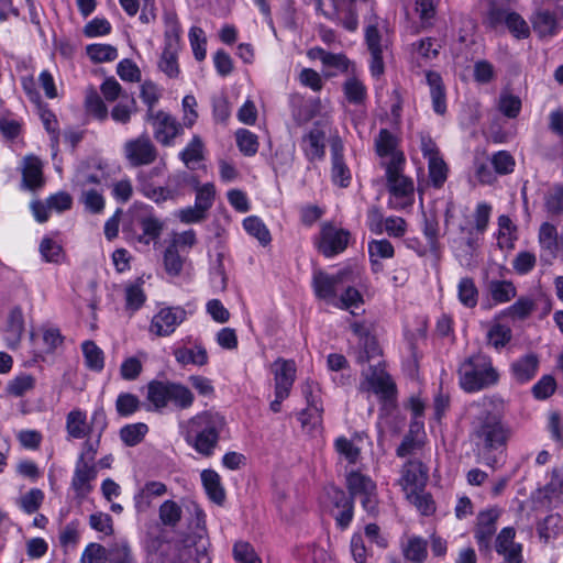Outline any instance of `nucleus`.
Returning <instances> with one entry per match:
<instances>
[{
  "instance_id": "obj_20",
  "label": "nucleus",
  "mask_w": 563,
  "mask_h": 563,
  "mask_svg": "<svg viewBox=\"0 0 563 563\" xmlns=\"http://www.w3.org/2000/svg\"><path fill=\"white\" fill-rule=\"evenodd\" d=\"M346 275V271H340L334 275H329L322 271L316 272L312 278V287L316 297L322 300L335 298L336 286L344 280Z\"/></svg>"
},
{
  "instance_id": "obj_60",
  "label": "nucleus",
  "mask_w": 563,
  "mask_h": 563,
  "mask_svg": "<svg viewBox=\"0 0 563 563\" xmlns=\"http://www.w3.org/2000/svg\"><path fill=\"white\" fill-rule=\"evenodd\" d=\"M322 411L323 408L321 406H312L302 409L298 413V420L300 421L302 428L311 431L317 426H320L322 421Z\"/></svg>"
},
{
  "instance_id": "obj_13",
  "label": "nucleus",
  "mask_w": 563,
  "mask_h": 563,
  "mask_svg": "<svg viewBox=\"0 0 563 563\" xmlns=\"http://www.w3.org/2000/svg\"><path fill=\"white\" fill-rule=\"evenodd\" d=\"M125 157L132 166H143L154 163L157 158V150L147 133L130 140L124 145Z\"/></svg>"
},
{
  "instance_id": "obj_17",
  "label": "nucleus",
  "mask_w": 563,
  "mask_h": 563,
  "mask_svg": "<svg viewBox=\"0 0 563 563\" xmlns=\"http://www.w3.org/2000/svg\"><path fill=\"white\" fill-rule=\"evenodd\" d=\"M185 318L186 310L181 307L164 308L154 316L151 329L157 335H169Z\"/></svg>"
},
{
  "instance_id": "obj_26",
  "label": "nucleus",
  "mask_w": 563,
  "mask_h": 563,
  "mask_svg": "<svg viewBox=\"0 0 563 563\" xmlns=\"http://www.w3.org/2000/svg\"><path fill=\"white\" fill-rule=\"evenodd\" d=\"M99 90L100 91L93 86H89L86 89L85 109L90 115L102 120L106 118V106L103 102V96H106V77L101 81Z\"/></svg>"
},
{
  "instance_id": "obj_27",
  "label": "nucleus",
  "mask_w": 563,
  "mask_h": 563,
  "mask_svg": "<svg viewBox=\"0 0 563 563\" xmlns=\"http://www.w3.org/2000/svg\"><path fill=\"white\" fill-rule=\"evenodd\" d=\"M23 186L30 190L41 188L44 184L42 163L35 156H26L22 168Z\"/></svg>"
},
{
  "instance_id": "obj_55",
  "label": "nucleus",
  "mask_w": 563,
  "mask_h": 563,
  "mask_svg": "<svg viewBox=\"0 0 563 563\" xmlns=\"http://www.w3.org/2000/svg\"><path fill=\"white\" fill-rule=\"evenodd\" d=\"M34 386L35 378L32 375L21 374L9 382L7 390L14 397H21L32 390Z\"/></svg>"
},
{
  "instance_id": "obj_18",
  "label": "nucleus",
  "mask_w": 563,
  "mask_h": 563,
  "mask_svg": "<svg viewBox=\"0 0 563 563\" xmlns=\"http://www.w3.org/2000/svg\"><path fill=\"white\" fill-rule=\"evenodd\" d=\"M428 481V467L421 461L410 460L402 467L400 484L404 490H423Z\"/></svg>"
},
{
  "instance_id": "obj_59",
  "label": "nucleus",
  "mask_w": 563,
  "mask_h": 563,
  "mask_svg": "<svg viewBox=\"0 0 563 563\" xmlns=\"http://www.w3.org/2000/svg\"><path fill=\"white\" fill-rule=\"evenodd\" d=\"M184 261L175 243L168 245L164 252V266L167 274L178 276L183 271Z\"/></svg>"
},
{
  "instance_id": "obj_48",
  "label": "nucleus",
  "mask_w": 563,
  "mask_h": 563,
  "mask_svg": "<svg viewBox=\"0 0 563 563\" xmlns=\"http://www.w3.org/2000/svg\"><path fill=\"white\" fill-rule=\"evenodd\" d=\"M236 145L245 156H254L258 150L257 135L246 129H239L235 133Z\"/></svg>"
},
{
  "instance_id": "obj_46",
  "label": "nucleus",
  "mask_w": 563,
  "mask_h": 563,
  "mask_svg": "<svg viewBox=\"0 0 563 563\" xmlns=\"http://www.w3.org/2000/svg\"><path fill=\"white\" fill-rule=\"evenodd\" d=\"M539 243L542 250L555 256V252L558 251V231L553 224L549 222L541 224L539 229Z\"/></svg>"
},
{
  "instance_id": "obj_51",
  "label": "nucleus",
  "mask_w": 563,
  "mask_h": 563,
  "mask_svg": "<svg viewBox=\"0 0 563 563\" xmlns=\"http://www.w3.org/2000/svg\"><path fill=\"white\" fill-rule=\"evenodd\" d=\"M408 500L413 504L423 516H431L435 511V503L432 495L423 490L408 492Z\"/></svg>"
},
{
  "instance_id": "obj_50",
  "label": "nucleus",
  "mask_w": 563,
  "mask_h": 563,
  "mask_svg": "<svg viewBox=\"0 0 563 563\" xmlns=\"http://www.w3.org/2000/svg\"><path fill=\"white\" fill-rule=\"evenodd\" d=\"M141 408L139 397L131 393H122L115 400V410L120 417H130Z\"/></svg>"
},
{
  "instance_id": "obj_39",
  "label": "nucleus",
  "mask_w": 563,
  "mask_h": 563,
  "mask_svg": "<svg viewBox=\"0 0 563 563\" xmlns=\"http://www.w3.org/2000/svg\"><path fill=\"white\" fill-rule=\"evenodd\" d=\"M487 343L500 350L505 347L512 339V331L508 325L501 323H494L486 334Z\"/></svg>"
},
{
  "instance_id": "obj_62",
  "label": "nucleus",
  "mask_w": 563,
  "mask_h": 563,
  "mask_svg": "<svg viewBox=\"0 0 563 563\" xmlns=\"http://www.w3.org/2000/svg\"><path fill=\"white\" fill-rule=\"evenodd\" d=\"M556 389V382L553 376H542L532 387V395L536 399L544 400L551 397Z\"/></svg>"
},
{
  "instance_id": "obj_38",
  "label": "nucleus",
  "mask_w": 563,
  "mask_h": 563,
  "mask_svg": "<svg viewBox=\"0 0 563 563\" xmlns=\"http://www.w3.org/2000/svg\"><path fill=\"white\" fill-rule=\"evenodd\" d=\"M488 289L493 300L497 303H505L516 297L517 290L509 280H490Z\"/></svg>"
},
{
  "instance_id": "obj_30",
  "label": "nucleus",
  "mask_w": 563,
  "mask_h": 563,
  "mask_svg": "<svg viewBox=\"0 0 563 563\" xmlns=\"http://www.w3.org/2000/svg\"><path fill=\"white\" fill-rule=\"evenodd\" d=\"M201 482L210 500L221 506L225 500V492L221 484L219 474L213 470L201 472Z\"/></svg>"
},
{
  "instance_id": "obj_3",
  "label": "nucleus",
  "mask_w": 563,
  "mask_h": 563,
  "mask_svg": "<svg viewBox=\"0 0 563 563\" xmlns=\"http://www.w3.org/2000/svg\"><path fill=\"white\" fill-rule=\"evenodd\" d=\"M460 387L466 393H476L494 386L499 380V374L493 366L492 358L483 353L473 354L460 366Z\"/></svg>"
},
{
  "instance_id": "obj_6",
  "label": "nucleus",
  "mask_w": 563,
  "mask_h": 563,
  "mask_svg": "<svg viewBox=\"0 0 563 563\" xmlns=\"http://www.w3.org/2000/svg\"><path fill=\"white\" fill-rule=\"evenodd\" d=\"M106 172L98 168L93 174L78 173L77 181L82 187L81 200L90 212L99 213L103 209V185Z\"/></svg>"
},
{
  "instance_id": "obj_57",
  "label": "nucleus",
  "mask_w": 563,
  "mask_h": 563,
  "mask_svg": "<svg viewBox=\"0 0 563 563\" xmlns=\"http://www.w3.org/2000/svg\"><path fill=\"white\" fill-rule=\"evenodd\" d=\"M188 36L195 58L198 62L203 60L207 54V38L205 36L203 30L199 26H191Z\"/></svg>"
},
{
  "instance_id": "obj_10",
  "label": "nucleus",
  "mask_w": 563,
  "mask_h": 563,
  "mask_svg": "<svg viewBox=\"0 0 563 563\" xmlns=\"http://www.w3.org/2000/svg\"><path fill=\"white\" fill-rule=\"evenodd\" d=\"M351 233L345 229H338L331 222L321 225L319 241L317 243L319 252L325 257H332L342 253L349 245Z\"/></svg>"
},
{
  "instance_id": "obj_52",
  "label": "nucleus",
  "mask_w": 563,
  "mask_h": 563,
  "mask_svg": "<svg viewBox=\"0 0 563 563\" xmlns=\"http://www.w3.org/2000/svg\"><path fill=\"white\" fill-rule=\"evenodd\" d=\"M429 179L434 188H441L448 178V165L442 157H434L428 162Z\"/></svg>"
},
{
  "instance_id": "obj_11",
  "label": "nucleus",
  "mask_w": 563,
  "mask_h": 563,
  "mask_svg": "<svg viewBox=\"0 0 563 563\" xmlns=\"http://www.w3.org/2000/svg\"><path fill=\"white\" fill-rule=\"evenodd\" d=\"M406 158L405 154H398L394 162L383 163L386 169V179L389 192L397 198L413 195V181L402 175Z\"/></svg>"
},
{
  "instance_id": "obj_44",
  "label": "nucleus",
  "mask_w": 563,
  "mask_h": 563,
  "mask_svg": "<svg viewBox=\"0 0 563 563\" xmlns=\"http://www.w3.org/2000/svg\"><path fill=\"white\" fill-rule=\"evenodd\" d=\"M427 541L420 537H412L404 548V556L413 563H422L427 559Z\"/></svg>"
},
{
  "instance_id": "obj_42",
  "label": "nucleus",
  "mask_w": 563,
  "mask_h": 563,
  "mask_svg": "<svg viewBox=\"0 0 563 563\" xmlns=\"http://www.w3.org/2000/svg\"><path fill=\"white\" fill-rule=\"evenodd\" d=\"M561 523L562 518L559 514H551L547 516L537 525V531L540 539L548 542L551 538L556 537L561 531Z\"/></svg>"
},
{
  "instance_id": "obj_2",
  "label": "nucleus",
  "mask_w": 563,
  "mask_h": 563,
  "mask_svg": "<svg viewBox=\"0 0 563 563\" xmlns=\"http://www.w3.org/2000/svg\"><path fill=\"white\" fill-rule=\"evenodd\" d=\"M225 424L223 416L213 411H203L189 420L187 442L205 455L213 454L220 439V432Z\"/></svg>"
},
{
  "instance_id": "obj_23",
  "label": "nucleus",
  "mask_w": 563,
  "mask_h": 563,
  "mask_svg": "<svg viewBox=\"0 0 563 563\" xmlns=\"http://www.w3.org/2000/svg\"><path fill=\"white\" fill-rule=\"evenodd\" d=\"M375 153L378 157H389L388 162H394L398 154H404L399 150V139L388 129H380L374 140Z\"/></svg>"
},
{
  "instance_id": "obj_61",
  "label": "nucleus",
  "mask_w": 563,
  "mask_h": 563,
  "mask_svg": "<svg viewBox=\"0 0 563 563\" xmlns=\"http://www.w3.org/2000/svg\"><path fill=\"white\" fill-rule=\"evenodd\" d=\"M334 446L336 452L344 456L350 464H355L360 457L361 450L351 440L345 437H339Z\"/></svg>"
},
{
  "instance_id": "obj_36",
  "label": "nucleus",
  "mask_w": 563,
  "mask_h": 563,
  "mask_svg": "<svg viewBox=\"0 0 563 563\" xmlns=\"http://www.w3.org/2000/svg\"><path fill=\"white\" fill-rule=\"evenodd\" d=\"M180 47V25L176 16H169L166 20V30L164 33V49L165 53L178 54Z\"/></svg>"
},
{
  "instance_id": "obj_34",
  "label": "nucleus",
  "mask_w": 563,
  "mask_h": 563,
  "mask_svg": "<svg viewBox=\"0 0 563 563\" xmlns=\"http://www.w3.org/2000/svg\"><path fill=\"white\" fill-rule=\"evenodd\" d=\"M176 361L181 365L195 364L206 365L208 363V354L205 347L197 345L196 350L188 347H178L174 352Z\"/></svg>"
},
{
  "instance_id": "obj_47",
  "label": "nucleus",
  "mask_w": 563,
  "mask_h": 563,
  "mask_svg": "<svg viewBox=\"0 0 563 563\" xmlns=\"http://www.w3.org/2000/svg\"><path fill=\"white\" fill-rule=\"evenodd\" d=\"M183 510L174 500H165L158 510L159 520L164 526L176 527L181 519Z\"/></svg>"
},
{
  "instance_id": "obj_45",
  "label": "nucleus",
  "mask_w": 563,
  "mask_h": 563,
  "mask_svg": "<svg viewBox=\"0 0 563 563\" xmlns=\"http://www.w3.org/2000/svg\"><path fill=\"white\" fill-rule=\"evenodd\" d=\"M190 179L194 181L197 191L195 205L206 212L211 208L214 200V185L212 183H208L199 187V181L196 177L189 175V180Z\"/></svg>"
},
{
  "instance_id": "obj_1",
  "label": "nucleus",
  "mask_w": 563,
  "mask_h": 563,
  "mask_svg": "<svg viewBox=\"0 0 563 563\" xmlns=\"http://www.w3.org/2000/svg\"><path fill=\"white\" fill-rule=\"evenodd\" d=\"M490 406L488 398L472 404L476 412L471 417L468 437L477 456L486 465L494 466L497 463L496 453L506 451L512 430L503 415Z\"/></svg>"
},
{
  "instance_id": "obj_49",
  "label": "nucleus",
  "mask_w": 563,
  "mask_h": 563,
  "mask_svg": "<svg viewBox=\"0 0 563 563\" xmlns=\"http://www.w3.org/2000/svg\"><path fill=\"white\" fill-rule=\"evenodd\" d=\"M522 102L518 96L503 91L499 96L498 110L509 119H516L521 111Z\"/></svg>"
},
{
  "instance_id": "obj_40",
  "label": "nucleus",
  "mask_w": 563,
  "mask_h": 563,
  "mask_svg": "<svg viewBox=\"0 0 563 563\" xmlns=\"http://www.w3.org/2000/svg\"><path fill=\"white\" fill-rule=\"evenodd\" d=\"M459 300L467 308H474L478 301V290L471 277H464L457 286Z\"/></svg>"
},
{
  "instance_id": "obj_19",
  "label": "nucleus",
  "mask_w": 563,
  "mask_h": 563,
  "mask_svg": "<svg viewBox=\"0 0 563 563\" xmlns=\"http://www.w3.org/2000/svg\"><path fill=\"white\" fill-rule=\"evenodd\" d=\"M497 519L498 514L494 509H487L478 514L475 539L481 552H488L490 550V541L496 532Z\"/></svg>"
},
{
  "instance_id": "obj_7",
  "label": "nucleus",
  "mask_w": 563,
  "mask_h": 563,
  "mask_svg": "<svg viewBox=\"0 0 563 563\" xmlns=\"http://www.w3.org/2000/svg\"><path fill=\"white\" fill-rule=\"evenodd\" d=\"M382 362L369 366V373L364 375V379L360 384V391L365 393L372 390L382 399L388 401L396 397L397 388L391 380L390 375L384 368H379Z\"/></svg>"
},
{
  "instance_id": "obj_9",
  "label": "nucleus",
  "mask_w": 563,
  "mask_h": 563,
  "mask_svg": "<svg viewBox=\"0 0 563 563\" xmlns=\"http://www.w3.org/2000/svg\"><path fill=\"white\" fill-rule=\"evenodd\" d=\"M133 219L142 233L136 235L140 243L148 245L159 239L164 222L153 213V208L147 205H134Z\"/></svg>"
},
{
  "instance_id": "obj_8",
  "label": "nucleus",
  "mask_w": 563,
  "mask_h": 563,
  "mask_svg": "<svg viewBox=\"0 0 563 563\" xmlns=\"http://www.w3.org/2000/svg\"><path fill=\"white\" fill-rule=\"evenodd\" d=\"M189 181V175L185 172L168 176L165 186L155 187L150 183H144L140 191L156 205H162L167 200H175L181 195L180 188Z\"/></svg>"
},
{
  "instance_id": "obj_15",
  "label": "nucleus",
  "mask_w": 563,
  "mask_h": 563,
  "mask_svg": "<svg viewBox=\"0 0 563 563\" xmlns=\"http://www.w3.org/2000/svg\"><path fill=\"white\" fill-rule=\"evenodd\" d=\"M514 527H505L495 540L496 552L504 558L505 563H526L522 555V544L515 541Z\"/></svg>"
},
{
  "instance_id": "obj_4",
  "label": "nucleus",
  "mask_w": 563,
  "mask_h": 563,
  "mask_svg": "<svg viewBox=\"0 0 563 563\" xmlns=\"http://www.w3.org/2000/svg\"><path fill=\"white\" fill-rule=\"evenodd\" d=\"M147 400L156 410L165 408L169 402L177 409L185 410L192 406L195 396L180 383L153 379L147 384Z\"/></svg>"
},
{
  "instance_id": "obj_31",
  "label": "nucleus",
  "mask_w": 563,
  "mask_h": 563,
  "mask_svg": "<svg viewBox=\"0 0 563 563\" xmlns=\"http://www.w3.org/2000/svg\"><path fill=\"white\" fill-rule=\"evenodd\" d=\"M346 488L349 490V495L354 500L356 496H364L372 490H376V484L361 472L351 471L346 475Z\"/></svg>"
},
{
  "instance_id": "obj_5",
  "label": "nucleus",
  "mask_w": 563,
  "mask_h": 563,
  "mask_svg": "<svg viewBox=\"0 0 563 563\" xmlns=\"http://www.w3.org/2000/svg\"><path fill=\"white\" fill-rule=\"evenodd\" d=\"M146 550L150 563H197L189 549L165 540L162 533H147Z\"/></svg>"
},
{
  "instance_id": "obj_21",
  "label": "nucleus",
  "mask_w": 563,
  "mask_h": 563,
  "mask_svg": "<svg viewBox=\"0 0 563 563\" xmlns=\"http://www.w3.org/2000/svg\"><path fill=\"white\" fill-rule=\"evenodd\" d=\"M320 100L316 99L308 103L303 96L299 93H292L289 97V107L291 118L295 123L299 126L307 124L318 113Z\"/></svg>"
},
{
  "instance_id": "obj_43",
  "label": "nucleus",
  "mask_w": 563,
  "mask_h": 563,
  "mask_svg": "<svg viewBox=\"0 0 563 563\" xmlns=\"http://www.w3.org/2000/svg\"><path fill=\"white\" fill-rule=\"evenodd\" d=\"M81 349L86 366L91 371L101 372L103 368V351L92 341H85Z\"/></svg>"
},
{
  "instance_id": "obj_32",
  "label": "nucleus",
  "mask_w": 563,
  "mask_h": 563,
  "mask_svg": "<svg viewBox=\"0 0 563 563\" xmlns=\"http://www.w3.org/2000/svg\"><path fill=\"white\" fill-rule=\"evenodd\" d=\"M244 230L255 238L262 246H267L272 242V235L266 224L261 218L250 216L243 220Z\"/></svg>"
},
{
  "instance_id": "obj_41",
  "label": "nucleus",
  "mask_w": 563,
  "mask_h": 563,
  "mask_svg": "<svg viewBox=\"0 0 563 563\" xmlns=\"http://www.w3.org/2000/svg\"><path fill=\"white\" fill-rule=\"evenodd\" d=\"M343 92L346 100L352 104H362L367 96L364 84L356 77H351L343 84Z\"/></svg>"
},
{
  "instance_id": "obj_64",
  "label": "nucleus",
  "mask_w": 563,
  "mask_h": 563,
  "mask_svg": "<svg viewBox=\"0 0 563 563\" xmlns=\"http://www.w3.org/2000/svg\"><path fill=\"white\" fill-rule=\"evenodd\" d=\"M117 74L123 81L137 82L141 80V70L130 58H124L119 62Z\"/></svg>"
},
{
  "instance_id": "obj_28",
  "label": "nucleus",
  "mask_w": 563,
  "mask_h": 563,
  "mask_svg": "<svg viewBox=\"0 0 563 563\" xmlns=\"http://www.w3.org/2000/svg\"><path fill=\"white\" fill-rule=\"evenodd\" d=\"M96 477L93 466L80 457L76 464L71 487L78 496H84L90 489V482Z\"/></svg>"
},
{
  "instance_id": "obj_37",
  "label": "nucleus",
  "mask_w": 563,
  "mask_h": 563,
  "mask_svg": "<svg viewBox=\"0 0 563 563\" xmlns=\"http://www.w3.org/2000/svg\"><path fill=\"white\" fill-rule=\"evenodd\" d=\"M66 430L70 438H85L88 431L86 415L77 409L71 410L66 418Z\"/></svg>"
},
{
  "instance_id": "obj_24",
  "label": "nucleus",
  "mask_w": 563,
  "mask_h": 563,
  "mask_svg": "<svg viewBox=\"0 0 563 563\" xmlns=\"http://www.w3.org/2000/svg\"><path fill=\"white\" fill-rule=\"evenodd\" d=\"M530 21L533 31L540 38L553 36L558 33V18L553 11L548 9L537 10Z\"/></svg>"
},
{
  "instance_id": "obj_35",
  "label": "nucleus",
  "mask_w": 563,
  "mask_h": 563,
  "mask_svg": "<svg viewBox=\"0 0 563 563\" xmlns=\"http://www.w3.org/2000/svg\"><path fill=\"white\" fill-rule=\"evenodd\" d=\"M148 432V427L144 422L129 423L120 429V439L126 446L140 444Z\"/></svg>"
},
{
  "instance_id": "obj_12",
  "label": "nucleus",
  "mask_w": 563,
  "mask_h": 563,
  "mask_svg": "<svg viewBox=\"0 0 563 563\" xmlns=\"http://www.w3.org/2000/svg\"><path fill=\"white\" fill-rule=\"evenodd\" d=\"M154 130V139L163 146H170L174 139L184 132L183 125L169 113L158 110L146 117Z\"/></svg>"
},
{
  "instance_id": "obj_14",
  "label": "nucleus",
  "mask_w": 563,
  "mask_h": 563,
  "mask_svg": "<svg viewBox=\"0 0 563 563\" xmlns=\"http://www.w3.org/2000/svg\"><path fill=\"white\" fill-rule=\"evenodd\" d=\"M327 498L334 508L341 509L335 516V523L341 530H345L354 516V500L342 488L334 484L324 487Z\"/></svg>"
},
{
  "instance_id": "obj_25",
  "label": "nucleus",
  "mask_w": 563,
  "mask_h": 563,
  "mask_svg": "<svg viewBox=\"0 0 563 563\" xmlns=\"http://www.w3.org/2000/svg\"><path fill=\"white\" fill-rule=\"evenodd\" d=\"M426 79L430 87L433 111L443 115L446 112V93L442 77L439 73L429 70Z\"/></svg>"
},
{
  "instance_id": "obj_56",
  "label": "nucleus",
  "mask_w": 563,
  "mask_h": 563,
  "mask_svg": "<svg viewBox=\"0 0 563 563\" xmlns=\"http://www.w3.org/2000/svg\"><path fill=\"white\" fill-rule=\"evenodd\" d=\"M360 345L361 350L356 357L358 364L368 363L371 360L382 355V349L375 335L360 342Z\"/></svg>"
},
{
  "instance_id": "obj_63",
  "label": "nucleus",
  "mask_w": 563,
  "mask_h": 563,
  "mask_svg": "<svg viewBox=\"0 0 563 563\" xmlns=\"http://www.w3.org/2000/svg\"><path fill=\"white\" fill-rule=\"evenodd\" d=\"M492 165L496 174L508 175L514 172L515 159L507 151H499L492 157Z\"/></svg>"
},
{
  "instance_id": "obj_53",
  "label": "nucleus",
  "mask_w": 563,
  "mask_h": 563,
  "mask_svg": "<svg viewBox=\"0 0 563 563\" xmlns=\"http://www.w3.org/2000/svg\"><path fill=\"white\" fill-rule=\"evenodd\" d=\"M203 142L199 135H194L190 143L179 153V158L189 167L192 162L203 159Z\"/></svg>"
},
{
  "instance_id": "obj_22",
  "label": "nucleus",
  "mask_w": 563,
  "mask_h": 563,
  "mask_svg": "<svg viewBox=\"0 0 563 563\" xmlns=\"http://www.w3.org/2000/svg\"><path fill=\"white\" fill-rule=\"evenodd\" d=\"M275 390L279 391L280 397L290 394L296 377V365L292 360L278 358L274 363Z\"/></svg>"
},
{
  "instance_id": "obj_58",
  "label": "nucleus",
  "mask_w": 563,
  "mask_h": 563,
  "mask_svg": "<svg viewBox=\"0 0 563 563\" xmlns=\"http://www.w3.org/2000/svg\"><path fill=\"white\" fill-rule=\"evenodd\" d=\"M506 26L509 32L518 40L528 38L530 36V29L528 23L517 12H510L506 16Z\"/></svg>"
},
{
  "instance_id": "obj_29",
  "label": "nucleus",
  "mask_w": 563,
  "mask_h": 563,
  "mask_svg": "<svg viewBox=\"0 0 563 563\" xmlns=\"http://www.w3.org/2000/svg\"><path fill=\"white\" fill-rule=\"evenodd\" d=\"M538 365V356L530 353L514 362L511 364V372L518 383H527L534 377Z\"/></svg>"
},
{
  "instance_id": "obj_54",
  "label": "nucleus",
  "mask_w": 563,
  "mask_h": 563,
  "mask_svg": "<svg viewBox=\"0 0 563 563\" xmlns=\"http://www.w3.org/2000/svg\"><path fill=\"white\" fill-rule=\"evenodd\" d=\"M233 558L238 563H262L253 545L246 541H236L234 543Z\"/></svg>"
},
{
  "instance_id": "obj_16",
  "label": "nucleus",
  "mask_w": 563,
  "mask_h": 563,
  "mask_svg": "<svg viewBox=\"0 0 563 563\" xmlns=\"http://www.w3.org/2000/svg\"><path fill=\"white\" fill-rule=\"evenodd\" d=\"M302 151L309 162L321 161L325 156V132L321 121H316L301 137Z\"/></svg>"
},
{
  "instance_id": "obj_33",
  "label": "nucleus",
  "mask_w": 563,
  "mask_h": 563,
  "mask_svg": "<svg viewBox=\"0 0 563 563\" xmlns=\"http://www.w3.org/2000/svg\"><path fill=\"white\" fill-rule=\"evenodd\" d=\"M534 310V302L532 299L528 297H520L516 302L511 306L503 310L499 314L495 317V320H499L505 317H510L512 319L525 320L527 319L531 312Z\"/></svg>"
}]
</instances>
